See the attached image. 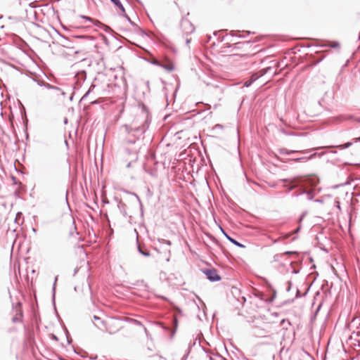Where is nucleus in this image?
Returning <instances> with one entry per match:
<instances>
[{
    "label": "nucleus",
    "instance_id": "nucleus-1",
    "mask_svg": "<svg viewBox=\"0 0 360 360\" xmlns=\"http://www.w3.org/2000/svg\"><path fill=\"white\" fill-rule=\"evenodd\" d=\"M205 274L207 278L211 281H217L221 279V277L217 274V270L215 269H210L205 271Z\"/></svg>",
    "mask_w": 360,
    "mask_h": 360
},
{
    "label": "nucleus",
    "instance_id": "nucleus-9",
    "mask_svg": "<svg viewBox=\"0 0 360 360\" xmlns=\"http://www.w3.org/2000/svg\"><path fill=\"white\" fill-rule=\"evenodd\" d=\"M143 254L145 255H148V253L143 252Z\"/></svg>",
    "mask_w": 360,
    "mask_h": 360
},
{
    "label": "nucleus",
    "instance_id": "nucleus-6",
    "mask_svg": "<svg viewBox=\"0 0 360 360\" xmlns=\"http://www.w3.org/2000/svg\"><path fill=\"white\" fill-rule=\"evenodd\" d=\"M251 83H252V81H246L245 82V86H249L251 84Z\"/></svg>",
    "mask_w": 360,
    "mask_h": 360
},
{
    "label": "nucleus",
    "instance_id": "nucleus-5",
    "mask_svg": "<svg viewBox=\"0 0 360 360\" xmlns=\"http://www.w3.org/2000/svg\"><path fill=\"white\" fill-rule=\"evenodd\" d=\"M294 182H296V184H294V185L291 187V188H292L295 187L297 184H300V183L302 182V181L300 180V181H297L296 180V181H295Z\"/></svg>",
    "mask_w": 360,
    "mask_h": 360
},
{
    "label": "nucleus",
    "instance_id": "nucleus-3",
    "mask_svg": "<svg viewBox=\"0 0 360 360\" xmlns=\"http://www.w3.org/2000/svg\"><path fill=\"white\" fill-rule=\"evenodd\" d=\"M116 6H117L122 12H124V8L119 0H110Z\"/></svg>",
    "mask_w": 360,
    "mask_h": 360
},
{
    "label": "nucleus",
    "instance_id": "nucleus-8",
    "mask_svg": "<svg viewBox=\"0 0 360 360\" xmlns=\"http://www.w3.org/2000/svg\"><path fill=\"white\" fill-rule=\"evenodd\" d=\"M338 208L340 209V204H339V202H338V205H337Z\"/></svg>",
    "mask_w": 360,
    "mask_h": 360
},
{
    "label": "nucleus",
    "instance_id": "nucleus-7",
    "mask_svg": "<svg viewBox=\"0 0 360 360\" xmlns=\"http://www.w3.org/2000/svg\"><path fill=\"white\" fill-rule=\"evenodd\" d=\"M351 144H352L351 143H347L346 144V147H348V146H351Z\"/></svg>",
    "mask_w": 360,
    "mask_h": 360
},
{
    "label": "nucleus",
    "instance_id": "nucleus-2",
    "mask_svg": "<svg viewBox=\"0 0 360 360\" xmlns=\"http://www.w3.org/2000/svg\"><path fill=\"white\" fill-rule=\"evenodd\" d=\"M161 66L169 71L173 70L174 68V64L171 61H167L165 63L162 64Z\"/></svg>",
    "mask_w": 360,
    "mask_h": 360
},
{
    "label": "nucleus",
    "instance_id": "nucleus-4",
    "mask_svg": "<svg viewBox=\"0 0 360 360\" xmlns=\"http://www.w3.org/2000/svg\"><path fill=\"white\" fill-rule=\"evenodd\" d=\"M229 240L233 243H234L235 245H238V246H240V247H243V245L241 244H240L238 242H237L236 240H235L234 239H232L231 238H229Z\"/></svg>",
    "mask_w": 360,
    "mask_h": 360
}]
</instances>
